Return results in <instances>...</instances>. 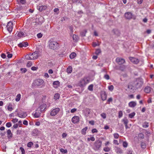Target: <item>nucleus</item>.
Here are the masks:
<instances>
[{
  "mask_svg": "<svg viewBox=\"0 0 154 154\" xmlns=\"http://www.w3.org/2000/svg\"><path fill=\"white\" fill-rule=\"evenodd\" d=\"M20 149L21 151L22 154H25V150L23 147H20Z\"/></svg>",
  "mask_w": 154,
  "mask_h": 154,
  "instance_id": "44",
  "label": "nucleus"
},
{
  "mask_svg": "<svg viewBox=\"0 0 154 154\" xmlns=\"http://www.w3.org/2000/svg\"><path fill=\"white\" fill-rule=\"evenodd\" d=\"M146 144L145 142H142L141 143V147L143 149H145L146 148Z\"/></svg>",
  "mask_w": 154,
  "mask_h": 154,
  "instance_id": "35",
  "label": "nucleus"
},
{
  "mask_svg": "<svg viewBox=\"0 0 154 154\" xmlns=\"http://www.w3.org/2000/svg\"><path fill=\"white\" fill-rule=\"evenodd\" d=\"M7 137L8 139H10L12 137L13 134L10 129H8L7 131Z\"/></svg>",
  "mask_w": 154,
  "mask_h": 154,
  "instance_id": "23",
  "label": "nucleus"
},
{
  "mask_svg": "<svg viewBox=\"0 0 154 154\" xmlns=\"http://www.w3.org/2000/svg\"><path fill=\"white\" fill-rule=\"evenodd\" d=\"M60 94L58 93H56L54 94V99L55 100H57L59 98Z\"/></svg>",
  "mask_w": 154,
  "mask_h": 154,
  "instance_id": "37",
  "label": "nucleus"
},
{
  "mask_svg": "<svg viewBox=\"0 0 154 154\" xmlns=\"http://www.w3.org/2000/svg\"><path fill=\"white\" fill-rule=\"evenodd\" d=\"M32 65V62L31 61H28L27 64V66L30 67Z\"/></svg>",
  "mask_w": 154,
  "mask_h": 154,
  "instance_id": "50",
  "label": "nucleus"
},
{
  "mask_svg": "<svg viewBox=\"0 0 154 154\" xmlns=\"http://www.w3.org/2000/svg\"><path fill=\"white\" fill-rule=\"evenodd\" d=\"M53 84L54 85V87L57 88V86L59 85L60 82L58 81H54L53 82Z\"/></svg>",
  "mask_w": 154,
  "mask_h": 154,
  "instance_id": "29",
  "label": "nucleus"
},
{
  "mask_svg": "<svg viewBox=\"0 0 154 154\" xmlns=\"http://www.w3.org/2000/svg\"><path fill=\"white\" fill-rule=\"evenodd\" d=\"M100 115L103 119H105L106 118V114L105 113H101Z\"/></svg>",
  "mask_w": 154,
  "mask_h": 154,
  "instance_id": "47",
  "label": "nucleus"
},
{
  "mask_svg": "<svg viewBox=\"0 0 154 154\" xmlns=\"http://www.w3.org/2000/svg\"><path fill=\"white\" fill-rule=\"evenodd\" d=\"M83 112L85 116H88L90 114L91 111L89 109L86 108L83 110Z\"/></svg>",
  "mask_w": 154,
  "mask_h": 154,
  "instance_id": "20",
  "label": "nucleus"
},
{
  "mask_svg": "<svg viewBox=\"0 0 154 154\" xmlns=\"http://www.w3.org/2000/svg\"><path fill=\"white\" fill-rule=\"evenodd\" d=\"M90 80L87 77H84L82 79L79 83L80 87H84L89 82Z\"/></svg>",
  "mask_w": 154,
  "mask_h": 154,
  "instance_id": "3",
  "label": "nucleus"
},
{
  "mask_svg": "<svg viewBox=\"0 0 154 154\" xmlns=\"http://www.w3.org/2000/svg\"><path fill=\"white\" fill-rule=\"evenodd\" d=\"M93 85L92 84L90 85L88 88V90L90 91H92L93 90Z\"/></svg>",
  "mask_w": 154,
  "mask_h": 154,
  "instance_id": "42",
  "label": "nucleus"
},
{
  "mask_svg": "<svg viewBox=\"0 0 154 154\" xmlns=\"http://www.w3.org/2000/svg\"><path fill=\"white\" fill-rule=\"evenodd\" d=\"M112 32L114 34L118 36H119L120 34L119 30L117 29H113L112 31Z\"/></svg>",
  "mask_w": 154,
  "mask_h": 154,
  "instance_id": "21",
  "label": "nucleus"
},
{
  "mask_svg": "<svg viewBox=\"0 0 154 154\" xmlns=\"http://www.w3.org/2000/svg\"><path fill=\"white\" fill-rule=\"evenodd\" d=\"M50 48L52 49H55L59 46V43L56 41H51L49 44Z\"/></svg>",
  "mask_w": 154,
  "mask_h": 154,
  "instance_id": "4",
  "label": "nucleus"
},
{
  "mask_svg": "<svg viewBox=\"0 0 154 154\" xmlns=\"http://www.w3.org/2000/svg\"><path fill=\"white\" fill-rule=\"evenodd\" d=\"M25 58L27 60H33V56H32L31 54L26 55L25 56Z\"/></svg>",
  "mask_w": 154,
  "mask_h": 154,
  "instance_id": "25",
  "label": "nucleus"
},
{
  "mask_svg": "<svg viewBox=\"0 0 154 154\" xmlns=\"http://www.w3.org/2000/svg\"><path fill=\"white\" fill-rule=\"evenodd\" d=\"M108 88L109 90L112 91L114 89V87L112 85H111L108 86Z\"/></svg>",
  "mask_w": 154,
  "mask_h": 154,
  "instance_id": "45",
  "label": "nucleus"
},
{
  "mask_svg": "<svg viewBox=\"0 0 154 154\" xmlns=\"http://www.w3.org/2000/svg\"><path fill=\"white\" fill-rule=\"evenodd\" d=\"M17 36L20 38L25 37L27 36V34L24 32L20 31L18 32Z\"/></svg>",
  "mask_w": 154,
  "mask_h": 154,
  "instance_id": "13",
  "label": "nucleus"
},
{
  "mask_svg": "<svg viewBox=\"0 0 154 154\" xmlns=\"http://www.w3.org/2000/svg\"><path fill=\"white\" fill-rule=\"evenodd\" d=\"M11 122H8L6 123V126L7 127L9 128L11 127Z\"/></svg>",
  "mask_w": 154,
  "mask_h": 154,
  "instance_id": "59",
  "label": "nucleus"
},
{
  "mask_svg": "<svg viewBox=\"0 0 154 154\" xmlns=\"http://www.w3.org/2000/svg\"><path fill=\"white\" fill-rule=\"evenodd\" d=\"M60 109L59 108H57L53 109L50 113L51 116H53L57 115L60 111Z\"/></svg>",
  "mask_w": 154,
  "mask_h": 154,
  "instance_id": "7",
  "label": "nucleus"
},
{
  "mask_svg": "<svg viewBox=\"0 0 154 154\" xmlns=\"http://www.w3.org/2000/svg\"><path fill=\"white\" fill-rule=\"evenodd\" d=\"M38 108L36 110L33 115L34 118H39L41 116V113L43 112L41 111Z\"/></svg>",
  "mask_w": 154,
  "mask_h": 154,
  "instance_id": "6",
  "label": "nucleus"
},
{
  "mask_svg": "<svg viewBox=\"0 0 154 154\" xmlns=\"http://www.w3.org/2000/svg\"><path fill=\"white\" fill-rule=\"evenodd\" d=\"M20 97L21 95L20 94H18L16 96V98L15 99L16 101H19L20 100Z\"/></svg>",
  "mask_w": 154,
  "mask_h": 154,
  "instance_id": "38",
  "label": "nucleus"
},
{
  "mask_svg": "<svg viewBox=\"0 0 154 154\" xmlns=\"http://www.w3.org/2000/svg\"><path fill=\"white\" fill-rule=\"evenodd\" d=\"M101 52V50L100 49H97L96 50L95 52V54L97 55H98Z\"/></svg>",
  "mask_w": 154,
  "mask_h": 154,
  "instance_id": "43",
  "label": "nucleus"
},
{
  "mask_svg": "<svg viewBox=\"0 0 154 154\" xmlns=\"http://www.w3.org/2000/svg\"><path fill=\"white\" fill-rule=\"evenodd\" d=\"M88 127H86L82 129L81 131V133L84 135H85L86 134V131Z\"/></svg>",
  "mask_w": 154,
  "mask_h": 154,
  "instance_id": "27",
  "label": "nucleus"
},
{
  "mask_svg": "<svg viewBox=\"0 0 154 154\" xmlns=\"http://www.w3.org/2000/svg\"><path fill=\"white\" fill-rule=\"evenodd\" d=\"M12 105L11 103H9L8 105V111H11L12 110L13 108L12 107Z\"/></svg>",
  "mask_w": 154,
  "mask_h": 154,
  "instance_id": "34",
  "label": "nucleus"
},
{
  "mask_svg": "<svg viewBox=\"0 0 154 154\" xmlns=\"http://www.w3.org/2000/svg\"><path fill=\"white\" fill-rule=\"evenodd\" d=\"M95 139L94 137H92L90 138H87V140L88 141H89L90 140H91L92 141H94L95 140Z\"/></svg>",
  "mask_w": 154,
  "mask_h": 154,
  "instance_id": "40",
  "label": "nucleus"
},
{
  "mask_svg": "<svg viewBox=\"0 0 154 154\" xmlns=\"http://www.w3.org/2000/svg\"><path fill=\"white\" fill-rule=\"evenodd\" d=\"M87 32V30L86 29H85L81 32L80 34L82 36H85Z\"/></svg>",
  "mask_w": 154,
  "mask_h": 154,
  "instance_id": "30",
  "label": "nucleus"
},
{
  "mask_svg": "<svg viewBox=\"0 0 154 154\" xmlns=\"http://www.w3.org/2000/svg\"><path fill=\"white\" fill-rule=\"evenodd\" d=\"M102 144L101 141L99 140H96L94 143L93 149L95 151L99 150L101 147Z\"/></svg>",
  "mask_w": 154,
  "mask_h": 154,
  "instance_id": "2",
  "label": "nucleus"
},
{
  "mask_svg": "<svg viewBox=\"0 0 154 154\" xmlns=\"http://www.w3.org/2000/svg\"><path fill=\"white\" fill-rule=\"evenodd\" d=\"M114 137L115 138H118L119 137V135L117 133H115L114 134Z\"/></svg>",
  "mask_w": 154,
  "mask_h": 154,
  "instance_id": "57",
  "label": "nucleus"
},
{
  "mask_svg": "<svg viewBox=\"0 0 154 154\" xmlns=\"http://www.w3.org/2000/svg\"><path fill=\"white\" fill-rule=\"evenodd\" d=\"M129 59L131 62L134 64H137L139 62V59L134 57H129Z\"/></svg>",
  "mask_w": 154,
  "mask_h": 154,
  "instance_id": "10",
  "label": "nucleus"
},
{
  "mask_svg": "<svg viewBox=\"0 0 154 154\" xmlns=\"http://www.w3.org/2000/svg\"><path fill=\"white\" fill-rule=\"evenodd\" d=\"M116 151L117 153H121L122 152V150L119 147L117 148Z\"/></svg>",
  "mask_w": 154,
  "mask_h": 154,
  "instance_id": "39",
  "label": "nucleus"
},
{
  "mask_svg": "<svg viewBox=\"0 0 154 154\" xmlns=\"http://www.w3.org/2000/svg\"><path fill=\"white\" fill-rule=\"evenodd\" d=\"M18 2H20L22 4H23L26 3V0H17Z\"/></svg>",
  "mask_w": 154,
  "mask_h": 154,
  "instance_id": "53",
  "label": "nucleus"
},
{
  "mask_svg": "<svg viewBox=\"0 0 154 154\" xmlns=\"http://www.w3.org/2000/svg\"><path fill=\"white\" fill-rule=\"evenodd\" d=\"M133 16L131 12H127L125 14V18L128 20H130L131 19L135 20V17Z\"/></svg>",
  "mask_w": 154,
  "mask_h": 154,
  "instance_id": "5",
  "label": "nucleus"
},
{
  "mask_svg": "<svg viewBox=\"0 0 154 154\" xmlns=\"http://www.w3.org/2000/svg\"><path fill=\"white\" fill-rule=\"evenodd\" d=\"M122 122H123L124 124L125 125V128L127 129L129 128V127L128 125V120L126 117H125L122 120Z\"/></svg>",
  "mask_w": 154,
  "mask_h": 154,
  "instance_id": "14",
  "label": "nucleus"
},
{
  "mask_svg": "<svg viewBox=\"0 0 154 154\" xmlns=\"http://www.w3.org/2000/svg\"><path fill=\"white\" fill-rule=\"evenodd\" d=\"M17 115L20 118H24L27 116V114L25 112H22L18 113Z\"/></svg>",
  "mask_w": 154,
  "mask_h": 154,
  "instance_id": "15",
  "label": "nucleus"
},
{
  "mask_svg": "<svg viewBox=\"0 0 154 154\" xmlns=\"http://www.w3.org/2000/svg\"><path fill=\"white\" fill-rule=\"evenodd\" d=\"M20 70L22 73H24L27 71V69L26 68H21Z\"/></svg>",
  "mask_w": 154,
  "mask_h": 154,
  "instance_id": "54",
  "label": "nucleus"
},
{
  "mask_svg": "<svg viewBox=\"0 0 154 154\" xmlns=\"http://www.w3.org/2000/svg\"><path fill=\"white\" fill-rule=\"evenodd\" d=\"M7 29L8 31L10 32H11L13 28V23L11 22H9L8 23L6 26Z\"/></svg>",
  "mask_w": 154,
  "mask_h": 154,
  "instance_id": "8",
  "label": "nucleus"
},
{
  "mask_svg": "<svg viewBox=\"0 0 154 154\" xmlns=\"http://www.w3.org/2000/svg\"><path fill=\"white\" fill-rule=\"evenodd\" d=\"M72 121L74 123H76L79 122V117L76 116L73 117L72 118Z\"/></svg>",
  "mask_w": 154,
  "mask_h": 154,
  "instance_id": "12",
  "label": "nucleus"
},
{
  "mask_svg": "<svg viewBox=\"0 0 154 154\" xmlns=\"http://www.w3.org/2000/svg\"><path fill=\"white\" fill-rule=\"evenodd\" d=\"M91 131L93 133H97L98 132V131L96 128H94L92 129Z\"/></svg>",
  "mask_w": 154,
  "mask_h": 154,
  "instance_id": "60",
  "label": "nucleus"
},
{
  "mask_svg": "<svg viewBox=\"0 0 154 154\" xmlns=\"http://www.w3.org/2000/svg\"><path fill=\"white\" fill-rule=\"evenodd\" d=\"M127 154H134V153L132 150H131L127 152Z\"/></svg>",
  "mask_w": 154,
  "mask_h": 154,
  "instance_id": "61",
  "label": "nucleus"
},
{
  "mask_svg": "<svg viewBox=\"0 0 154 154\" xmlns=\"http://www.w3.org/2000/svg\"><path fill=\"white\" fill-rule=\"evenodd\" d=\"M44 81L42 79H38L35 81V85L38 86H40L43 83Z\"/></svg>",
  "mask_w": 154,
  "mask_h": 154,
  "instance_id": "9",
  "label": "nucleus"
},
{
  "mask_svg": "<svg viewBox=\"0 0 154 154\" xmlns=\"http://www.w3.org/2000/svg\"><path fill=\"white\" fill-rule=\"evenodd\" d=\"M116 61L119 64H122L125 62V60L124 59L119 57L116 58Z\"/></svg>",
  "mask_w": 154,
  "mask_h": 154,
  "instance_id": "11",
  "label": "nucleus"
},
{
  "mask_svg": "<svg viewBox=\"0 0 154 154\" xmlns=\"http://www.w3.org/2000/svg\"><path fill=\"white\" fill-rule=\"evenodd\" d=\"M46 107V105L45 104L43 103L42 105H40L38 109H39L43 112V111L45 110Z\"/></svg>",
  "mask_w": 154,
  "mask_h": 154,
  "instance_id": "19",
  "label": "nucleus"
},
{
  "mask_svg": "<svg viewBox=\"0 0 154 154\" xmlns=\"http://www.w3.org/2000/svg\"><path fill=\"white\" fill-rule=\"evenodd\" d=\"M72 38L75 42H77L79 39V37L75 34H74L73 35Z\"/></svg>",
  "mask_w": 154,
  "mask_h": 154,
  "instance_id": "26",
  "label": "nucleus"
},
{
  "mask_svg": "<svg viewBox=\"0 0 154 154\" xmlns=\"http://www.w3.org/2000/svg\"><path fill=\"white\" fill-rule=\"evenodd\" d=\"M143 84V80L141 78H138L134 82L132 85L133 88L135 90L140 88Z\"/></svg>",
  "mask_w": 154,
  "mask_h": 154,
  "instance_id": "1",
  "label": "nucleus"
},
{
  "mask_svg": "<svg viewBox=\"0 0 154 154\" xmlns=\"http://www.w3.org/2000/svg\"><path fill=\"white\" fill-rule=\"evenodd\" d=\"M142 126L143 127L146 128L149 127V123L148 122H145L142 125Z\"/></svg>",
  "mask_w": 154,
  "mask_h": 154,
  "instance_id": "33",
  "label": "nucleus"
},
{
  "mask_svg": "<svg viewBox=\"0 0 154 154\" xmlns=\"http://www.w3.org/2000/svg\"><path fill=\"white\" fill-rule=\"evenodd\" d=\"M139 138H140L141 139H143L144 138V135L142 133H140L139 134Z\"/></svg>",
  "mask_w": 154,
  "mask_h": 154,
  "instance_id": "48",
  "label": "nucleus"
},
{
  "mask_svg": "<svg viewBox=\"0 0 154 154\" xmlns=\"http://www.w3.org/2000/svg\"><path fill=\"white\" fill-rule=\"evenodd\" d=\"M136 105V102L133 101H131L128 103L129 106L132 108L134 107Z\"/></svg>",
  "mask_w": 154,
  "mask_h": 154,
  "instance_id": "24",
  "label": "nucleus"
},
{
  "mask_svg": "<svg viewBox=\"0 0 154 154\" xmlns=\"http://www.w3.org/2000/svg\"><path fill=\"white\" fill-rule=\"evenodd\" d=\"M72 68L71 66H69L67 68L66 72L68 73H70L72 72Z\"/></svg>",
  "mask_w": 154,
  "mask_h": 154,
  "instance_id": "28",
  "label": "nucleus"
},
{
  "mask_svg": "<svg viewBox=\"0 0 154 154\" xmlns=\"http://www.w3.org/2000/svg\"><path fill=\"white\" fill-rule=\"evenodd\" d=\"M135 114V112H133L128 115L129 117L131 119H132L133 118Z\"/></svg>",
  "mask_w": 154,
  "mask_h": 154,
  "instance_id": "36",
  "label": "nucleus"
},
{
  "mask_svg": "<svg viewBox=\"0 0 154 154\" xmlns=\"http://www.w3.org/2000/svg\"><path fill=\"white\" fill-rule=\"evenodd\" d=\"M128 143L126 141H124L123 142V146L124 147H126L128 146Z\"/></svg>",
  "mask_w": 154,
  "mask_h": 154,
  "instance_id": "52",
  "label": "nucleus"
},
{
  "mask_svg": "<svg viewBox=\"0 0 154 154\" xmlns=\"http://www.w3.org/2000/svg\"><path fill=\"white\" fill-rule=\"evenodd\" d=\"M18 119H17L15 118L13 119L12 121L14 123H15L17 122Z\"/></svg>",
  "mask_w": 154,
  "mask_h": 154,
  "instance_id": "62",
  "label": "nucleus"
},
{
  "mask_svg": "<svg viewBox=\"0 0 154 154\" xmlns=\"http://www.w3.org/2000/svg\"><path fill=\"white\" fill-rule=\"evenodd\" d=\"M104 78L107 80H109V75L106 74L104 76Z\"/></svg>",
  "mask_w": 154,
  "mask_h": 154,
  "instance_id": "58",
  "label": "nucleus"
},
{
  "mask_svg": "<svg viewBox=\"0 0 154 154\" xmlns=\"http://www.w3.org/2000/svg\"><path fill=\"white\" fill-rule=\"evenodd\" d=\"M123 115L122 112V111H120L119 112L118 117L119 118L121 117Z\"/></svg>",
  "mask_w": 154,
  "mask_h": 154,
  "instance_id": "51",
  "label": "nucleus"
},
{
  "mask_svg": "<svg viewBox=\"0 0 154 154\" xmlns=\"http://www.w3.org/2000/svg\"><path fill=\"white\" fill-rule=\"evenodd\" d=\"M39 52L38 51H35L32 54H31L32 56H33V60L37 59L38 57Z\"/></svg>",
  "mask_w": 154,
  "mask_h": 154,
  "instance_id": "17",
  "label": "nucleus"
},
{
  "mask_svg": "<svg viewBox=\"0 0 154 154\" xmlns=\"http://www.w3.org/2000/svg\"><path fill=\"white\" fill-rule=\"evenodd\" d=\"M67 18L66 17H64L62 18H61L60 19V21H65L67 20Z\"/></svg>",
  "mask_w": 154,
  "mask_h": 154,
  "instance_id": "56",
  "label": "nucleus"
},
{
  "mask_svg": "<svg viewBox=\"0 0 154 154\" xmlns=\"http://www.w3.org/2000/svg\"><path fill=\"white\" fill-rule=\"evenodd\" d=\"M60 151L62 153H65L67 152V149H60Z\"/></svg>",
  "mask_w": 154,
  "mask_h": 154,
  "instance_id": "46",
  "label": "nucleus"
},
{
  "mask_svg": "<svg viewBox=\"0 0 154 154\" xmlns=\"http://www.w3.org/2000/svg\"><path fill=\"white\" fill-rule=\"evenodd\" d=\"M33 144L32 142H30L27 143V146L29 147H31L33 145Z\"/></svg>",
  "mask_w": 154,
  "mask_h": 154,
  "instance_id": "49",
  "label": "nucleus"
},
{
  "mask_svg": "<svg viewBox=\"0 0 154 154\" xmlns=\"http://www.w3.org/2000/svg\"><path fill=\"white\" fill-rule=\"evenodd\" d=\"M152 88L149 86L146 87L144 89V92L146 93H149L150 92Z\"/></svg>",
  "mask_w": 154,
  "mask_h": 154,
  "instance_id": "22",
  "label": "nucleus"
},
{
  "mask_svg": "<svg viewBox=\"0 0 154 154\" xmlns=\"http://www.w3.org/2000/svg\"><path fill=\"white\" fill-rule=\"evenodd\" d=\"M32 133L34 134L38 135L39 133L38 129L37 128L34 129L32 131Z\"/></svg>",
  "mask_w": 154,
  "mask_h": 154,
  "instance_id": "31",
  "label": "nucleus"
},
{
  "mask_svg": "<svg viewBox=\"0 0 154 154\" xmlns=\"http://www.w3.org/2000/svg\"><path fill=\"white\" fill-rule=\"evenodd\" d=\"M28 45V43L27 42H22L18 44V46L20 48L26 47Z\"/></svg>",
  "mask_w": 154,
  "mask_h": 154,
  "instance_id": "16",
  "label": "nucleus"
},
{
  "mask_svg": "<svg viewBox=\"0 0 154 154\" xmlns=\"http://www.w3.org/2000/svg\"><path fill=\"white\" fill-rule=\"evenodd\" d=\"M126 67L125 66L122 65L120 66V69L122 71H123L124 70V69Z\"/></svg>",
  "mask_w": 154,
  "mask_h": 154,
  "instance_id": "55",
  "label": "nucleus"
},
{
  "mask_svg": "<svg viewBox=\"0 0 154 154\" xmlns=\"http://www.w3.org/2000/svg\"><path fill=\"white\" fill-rule=\"evenodd\" d=\"M67 134L66 133H63L62 134L63 138H65L67 136Z\"/></svg>",
  "mask_w": 154,
  "mask_h": 154,
  "instance_id": "64",
  "label": "nucleus"
},
{
  "mask_svg": "<svg viewBox=\"0 0 154 154\" xmlns=\"http://www.w3.org/2000/svg\"><path fill=\"white\" fill-rule=\"evenodd\" d=\"M23 124L24 125H27L28 124V122L26 120H25L23 121Z\"/></svg>",
  "mask_w": 154,
  "mask_h": 154,
  "instance_id": "63",
  "label": "nucleus"
},
{
  "mask_svg": "<svg viewBox=\"0 0 154 154\" xmlns=\"http://www.w3.org/2000/svg\"><path fill=\"white\" fill-rule=\"evenodd\" d=\"M76 54L75 52H72L69 55V57L71 59H73L75 57Z\"/></svg>",
  "mask_w": 154,
  "mask_h": 154,
  "instance_id": "32",
  "label": "nucleus"
},
{
  "mask_svg": "<svg viewBox=\"0 0 154 154\" xmlns=\"http://www.w3.org/2000/svg\"><path fill=\"white\" fill-rule=\"evenodd\" d=\"M103 150L106 152H108L110 150V149L107 146L103 148Z\"/></svg>",
  "mask_w": 154,
  "mask_h": 154,
  "instance_id": "41",
  "label": "nucleus"
},
{
  "mask_svg": "<svg viewBox=\"0 0 154 154\" xmlns=\"http://www.w3.org/2000/svg\"><path fill=\"white\" fill-rule=\"evenodd\" d=\"M37 9L40 11H42L47 8V6L45 5L38 6L37 7Z\"/></svg>",
  "mask_w": 154,
  "mask_h": 154,
  "instance_id": "18",
  "label": "nucleus"
}]
</instances>
